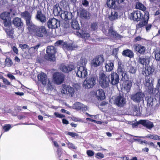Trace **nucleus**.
<instances>
[{"instance_id":"obj_1","label":"nucleus","mask_w":160,"mask_h":160,"mask_svg":"<svg viewBox=\"0 0 160 160\" xmlns=\"http://www.w3.org/2000/svg\"><path fill=\"white\" fill-rule=\"evenodd\" d=\"M28 29L30 31H33L34 35L38 37H43L47 34V29L43 26H37L33 24Z\"/></svg>"},{"instance_id":"obj_2","label":"nucleus","mask_w":160,"mask_h":160,"mask_svg":"<svg viewBox=\"0 0 160 160\" xmlns=\"http://www.w3.org/2000/svg\"><path fill=\"white\" fill-rule=\"evenodd\" d=\"M96 80L94 76L91 75L88 76L83 82V87L87 89L92 88L96 84Z\"/></svg>"},{"instance_id":"obj_3","label":"nucleus","mask_w":160,"mask_h":160,"mask_svg":"<svg viewBox=\"0 0 160 160\" xmlns=\"http://www.w3.org/2000/svg\"><path fill=\"white\" fill-rule=\"evenodd\" d=\"M138 67L140 68L148 67L150 61V58L147 56H143L137 58Z\"/></svg>"},{"instance_id":"obj_4","label":"nucleus","mask_w":160,"mask_h":160,"mask_svg":"<svg viewBox=\"0 0 160 160\" xmlns=\"http://www.w3.org/2000/svg\"><path fill=\"white\" fill-rule=\"evenodd\" d=\"M21 17L25 21L26 25L28 27V28L32 26V25L33 24L32 21V14L27 11L21 12L20 13Z\"/></svg>"},{"instance_id":"obj_5","label":"nucleus","mask_w":160,"mask_h":160,"mask_svg":"<svg viewBox=\"0 0 160 160\" xmlns=\"http://www.w3.org/2000/svg\"><path fill=\"white\" fill-rule=\"evenodd\" d=\"M1 19L4 21V24L6 27H9L11 24V20L10 12H4L0 15Z\"/></svg>"},{"instance_id":"obj_6","label":"nucleus","mask_w":160,"mask_h":160,"mask_svg":"<svg viewBox=\"0 0 160 160\" xmlns=\"http://www.w3.org/2000/svg\"><path fill=\"white\" fill-rule=\"evenodd\" d=\"M103 32L107 36L113 37L117 39L121 38L122 36L118 34L115 31H114L112 27H110L109 28L106 30L105 28H103Z\"/></svg>"},{"instance_id":"obj_7","label":"nucleus","mask_w":160,"mask_h":160,"mask_svg":"<svg viewBox=\"0 0 160 160\" xmlns=\"http://www.w3.org/2000/svg\"><path fill=\"white\" fill-rule=\"evenodd\" d=\"M76 71L77 76L78 77L84 78L88 75V70L85 66L78 67Z\"/></svg>"},{"instance_id":"obj_8","label":"nucleus","mask_w":160,"mask_h":160,"mask_svg":"<svg viewBox=\"0 0 160 160\" xmlns=\"http://www.w3.org/2000/svg\"><path fill=\"white\" fill-rule=\"evenodd\" d=\"M61 92L62 94L72 97L74 95V89L70 86L63 85Z\"/></svg>"},{"instance_id":"obj_9","label":"nucleus","mask_w":160,"mask_h":160,"mask_svg":"<svg viewBox=\"0 0 160 160\" xmlns=\"http://www.w3.org/2000/svg\"><path fill=\"white\" fill-rule=\"evenodd\" d=\"M46 52L47 56H45V58L50 61H53L54 59V54L56 52L54 47L53 46L48 47Z\"/></svg>"},{"instance_id":"obj_10","label":"nucleus","mask_w":160,"mask_h":160,"mask_svg":"<svg viewBox=\"0 0 160 160\" xmlns=\"http://www.w3.org/2000/svg\"><path fill=\"white\" fill-rule=\"evenodd\" d=\"M99 82L101 87L103 88H105L108 86L109 78L105 74L102 73L100 75Z\"/></svg>"},{"instance_id":"obj_11","label":"nucleus","mask_w":160,"mask_h":160,"mask_svg":"<svg viewBox=\"0 0 160 160\" xmlns=\"http://www.w3.org/2000/svg\"><path fill=\"white\" fill-rule=\"evenodd\" d=\"M108 78L109 82L112 85H116L119 83V75L116 72H112L109 76Z\"/></svg>"},{"instance_id":"obj_12","label":"nucleus","mask_w":160,"mask_h":160,"mask_svg":"<svg viewBox=\"0 0 160 160\" xmlns=\"http://www.w3.org/2000/svg\"><path fill=\"white\" fill-rule=\"evenodd\" d=\"M53 80L57 84L62 83L64 79V75L61 72H57L53 74Z\"/></svg>"},{"instance_id":"obj_13","label":"nucleus","mask_w":160,"mask_h":160,"mask_svg":"<svg viewBox=\"0 0 160 160\" xmlns=\"http://www.w3.org/2000/svg\"><path fill=\"white\" fill-rule=\"evenodd\" d=\"M130 17L133 21L138 22L142 19L144 17L141 11L137 10L131 13Z\"/></svg>"},{"instance_id":"obj_14","label":"nucleus","mask_w":160,"mask_h":160,"mask_svg":"<svg viewBox=\"0 0 160 160\" xmlns=\"http://www.w3.org/2000/svg\"><path fill=\"white\" fill-rule=\"evenodd\" d=\"M47 26L49 28L55 29L60 26V22L55 18H50L47 22Z\"/></svg>"},{"instance_id":"obj_15","label":"nucleus","mask_w":160,"mask_h":160,"mask_svg":"<svg viewBox=\"0 0 160 160\" xmlns=\"http://www.w3.org/2000/svg\"><path fill=\"white\" fill-rule=\"evenodd\" d=\"M144 96L142 92H138L131 95V98L134 102H139L143 100Z\"/></svg>"},{"instance_id":"obj_16","label":"nucleus","mask_w":160,"mask_h":160,"mask_svg":"<svg viewBox=\"0 0 160 160\" xmlns=\"http://www.w3.org/2000/svg\"><path fill=\"white\" fill-rule=\"evenodd\" d=\"M104 59L102 55H100L96 57L92 60V65L93 67H97L101 64L104 62Z\"/></svg>"},{"instance_id":"obj_17","label":"nucleus","mask_w":160,"mask_h":160,"mask_svg":"<svg viewBox=\"0 0 160 160\" xmlns=\"http://www.w3.org/2000/svg\"><path fill=\"white\" fill-rule=\"evenodd\" d=\"M144 15L142 19L143 21L140 22L137 25L136 28L137 29L141 28L147 24L148 19H149V15L148 13L147 12H144Z\"/></svg>"},{"instance_id":"obj_18","label":"nucleus","mask_w":160,"mask_h":160,"mask_svg":"<svg viewBox=\"0 0 160 160\" xmlns=\"http://www.w3.org/2000/svg\"><path fill=\"white\" fill-rule=\"evenodd\" d=\"M118 72L122 76V80L127 81L128 79V75L124 71L123 66L121 63H118V66L117 69Z\"/></svg>"},{"instance_id":"obj_19","label":"nucleus","mask_w":160,"mask_h":160,"mask_svg":"<svg viewBox=\"0 0 160 160\" xmlns=\"http://www.w3.org/2000/svg\"><path fill=\"white\" fill-rule=\"evenodd\" d=\"M35 18L37 20L42 23H45L47 21L45 15L42 13V11L40 10L37 11Z\"/></svg>"},{"instance_id":"obj_20","label":"nucleus","mask_w":160,"mask_h":160,"mask_svg":"<svg viewBox=\"0 0 160 160\" xmlns=\"http://www.w3.org/2000/svg\"><path fill=\"white\" fill-rule=\"evenodd\" d=\"M135 51L142 55L145 53L146 48L145 46L141 44H136L133 45Z\"/></svg>"},{"instance_id":"obj_21","label":"nucleus","mask_w":160,"mask_h":160,"mask_svg":"<svg viewBox=\"0 0 160 160\" xmlns=\"http://www.w3.org/2000/svg\"><path fill=\"white\" fill-rule=\"evenodd\" d=\"M125 99L121 96L116 97L114 100V103L118 106H122L125 103Z\"/></svg>"},{"instance_id":"obj_22","label":"nucleus","mask_w":160,"mask_h":160,"mask_svg":"<svg viewBox=\"0 0 160 160\" xmlns=\"http://www.w3.org/2000/svg\"><path fill=\"white\" fill-rule=\"evenodd\" d=\"M53 9V12L54 15L56 16L60 15L61 17L62 14L63 13L58 3H56L54 5Z\"/></svg>"},{"instance_id":"obj_23","label":"nucleus","mask_w":160,"mask_h":160,"mask_svg":"<svg viewBox=\"0 0 160 160\" xmlns=\"http://www.w3.org/2000/svg\"><path fill=\"white\" fill-rule=\"evenodd\" d=\"M38 78L39 81L43 85L46 84L48 81L47 75L43 72H41L38 74Z\"/></svg>"},{"instance_id":"obj_24","label":"nucleus","mask_w":160,"mask_h":160,"mask_svg":"<svg viewBox=\"0 0 160 160\" xmlns=\"http://www.w3.org/2000/svg\"><path fill=\"white\" fill-rule=\"evenodd\" d=\"M74 68V66L72 65L66 66L64 64H61L60 67V69L62 72H68Z\"/></svg>"},{"instance_id":"obj_25","label":"nucleus","mask_w":160,"mask_h":160,"mask_svg":"<svg viewBox=\"0 0 160 160\" xmlns=\"http://www.w3.org/2000/svg\"><path fill=\"white\" fill-rule=\"evenodd\" d=\"M73 107L75 109L80 110L82 111H86L88 109L86 106L79 102L75 103Z\"/></svg>"},{"instance_id":"obj_26","label":"nucleus","mask_w":160,"mask_h":160,"mask_svg":"<svg viewBox=\"0 0 160 160\" xmlns=\"http://www.w3.org/2000/svg\"><path fill=\"white\" fill-rule=\"evenodd\" d=\"M90 16V13L85 9H82L80 11V17L82 19H88Z\"/></svg>"},{"instance_id":"obj_27","label":"nucleus","mask_w":160,"mask_h":160,"mask_svg":"<svg viewBox=\"0 0 160 160\" xmlns=\"http://www.w3.org/2000/svg\"><path fill=\"white\" fill-rule=\"evenodd\" d=\"M140 124L146 126L147 128L150 129L152 128L153 124L152 122L149 121L148 120H141L138 121Z\"/></svg>"},{"instance_id":"obj_28","label":"nucleus","mask_w":160,"mask_h":160,"mask_svg":"<svg viewBox=\"0 0 160 160\" xmlns=\"http://www.w3.org/2000/svg\"><path fill=\"white\" fill-rule=\"evenodd\" d=\"M12 23L15 26L19 28L22 26L23 24L21 19L18 17L15 18L13 19Z\"/></svg>"},{"instance_id":"obj_29","label":"nucleus","mask_w":160,"mask_h":160,"mask_svg":"<svg viewBox=\"0 0 160 160\" xmlns=\"http://www.w3.org/2000/svg\"><path fill=\"white\" fill-rule=\"evenodd\" d=\"M126 81L123 84V87L124 92L128 93L130 91L132 84L131 82L128 81V80Z\"/></svg>"},{"instance_id":"obj_30","label":"nucleus","mask_w":160,"mask_h":160,"mask_svg":"<svg viewBox=\"0 0 160 160\" xmlns=\"http://www.w3.org/2000/svg\"><path fill=\"white\" fill-rule=\"evenodd\" d=\"M77 46L73 43H64L63 44V47L64 49L68 50H74L76 48Z\"/></svg>"},{"instance_id":"obj_31","label":"nucleus","mask_w":160,"mask_h":160,"mask_svg":"<svg viewBox=\"0 0 160 160\" xmlns=\"http://www.w3.org/2000/svg\"><path fill=\"white\" fill-rule=\"evenodd\" d=\"M96 95L98 99L101 100L104 99L105 98V93L103 90L100 89L96 91Z\"/></svg>"},{"instance_id":"obj_32","label":"nucleus","mask_w":160,"mask_h":160,"mask_svg":"<svg viewBox=\"0 0 160 160\" xmlns=\"http://www.w3.org/2000/svg\"><path fill=\"white\" fill-rule=\"evenodd\" d=\"M72 17V14L69 12L64 11L62 14L61 17L66 20L71 19Z\"/></svg>"},{"instance_id":"obj_33","label":"nucleus","mask_w":160,"mask_h":160,"mask_svg":"<svg viewBox=\"0 0 160 160\" xmlns=\"http://www.w3.org/2000/svg\"><path fill=\"white\" fill-rule=\"evenodd\" d=\"M105 64L106 71L110 72L113 70L114 67V64L112 62L110 61H108Z\"/></svg>"},{"instance_id":"obj_34","label":"nucleus","mask_w":160,"mask_h":160,"mask_svg":"<svg viewBox=\"0 0 160 160\" xmlns=\"http://www.w3.org/2000/svg\"><path fill=\"white\" fill-rule=\"evenodd\" d=\"M145 70L144 72H143V74L145 76H148L154 72V69L150 67H148H148H145Z\"/></svg>"},{"instance_id":"obj_35","label":"nucleus","mask_w":160,"mask_h":160,"mask_svg":"<svg viewBox=\"0 0 160 160\" xmlns=\"http://www.w3.org/2000/svg\"><path fill=\"white\" fill-rule=\"evenodd\" d=\"M122 54L124 56L132 58L133 57L134 53L132 51L129 49H127L124 50L122 52Z\"/></svg>"},{"instance_id":"obj_36","label":"nucleus","mask_w":160,"mask_h":160,"mask_svg":"<svg viewBox=\"0 0 160 160\" xmlns=\"http://www.w3.org/2000/svg\"><path fill=\"white\" fill-rule=\"evenodd\" d=\"M134 136L135 137H140L143 138H145L146 137L156 140H160V136H158V135H155L149 134L146 137H138L137 136Z\"/></svg>"},{"instance_id":"obj_37","label":"nucleus","mask_w":160,"mask_h":160,"mask_svg":"<svg viewBox=\"0 0 160 160\" xmlns=\"http://www.w3.org/2000/svg\"><path fill=\"white\" fill-rule=\"evenodd\" d=\"M118 13L117 12L113 11H112L111 15L109 16V19L111 21H113L118 19Z\"/></svg>"},{"instance_id":"obj_38","label":"nucleus","mask_w":160,"mask_h":160,"mask_svg":"<svg viewBox=\"0 0 160 160\" xmlns=\"http://www.w3.org/2000/svg\"><path fill=\"white\" fill-rule=\"evenodd\" d=\"M107 4L110 8H114L116 6V1L115 0H107Z\"/></svg>"},{"instance_id":"obj_39","label":"nucleus","mask_w":160,"mask_h":160,"mask_svg":"<svg viewBox=\"0 0 160 160\" xmlns=\"http://www.w3.org/2000/svg\"><path fill=\"white\" fill-rule=\"evenodd\" d=\"M152 80L150 78L146 80L145 86L147 87L148 89L151 91L153 89V84Z\"/></svg>"},{"instance_id":"obj_40","label":"nucleus","mask_w":160,"mask_h":160,"mask_svg":"<svg viewBox=\"0 0 160 160\" xmlns=\"http://www.w3.org/2000/svg\"><path fill=\"white\" fill-rule=\"evenodd\" d=\"M133 110V115L136 116H139L140 115V112L139 108L137 106H133L132 107Z\"/></svg>"},{"instance_id":"obj_41","label":"nucleus","mask_w":160,"mask_h":160,"mask_svg":"<svg viewBox=\"0 0 160 160\" xmlns=\"http://www.w3.org/2000/svg\"><path fill=\"white\" fill-rule=\"evenodd\" d=\"M71 25L74 29H78L79 28V24L75 20H72V21L71 22Z\"/></svg>"},{"instance_id":"obj_42","label":"nucleus","mask_w":160,"mask_h":160,"mask_svg":"<svg viewBox=\"0 0 160 160\" xmlns=\"http://www.w3.org/2000/svg\"><path fill=\"white\" fill-rule=\"evenodd\" d=\"M136 8L141 10L144 12L146 9V8L143 4L140 2H137L136 3Z\"/></svg>"},{"instance_id":"obj_43","label":"nucleus","mask_w":160,"mask_h":160,"mask_svg":"<svg viewBox=\"0 0 160 160\" xmlns=\"http://www.w3.org/2000/svg\"><path fill=\"white\" fill-rule=\"evenodd\" d=\"M156 60L160 61V49L158 48L153 52Z\"/></svg>"},{"instance_id":"obj_44","label":"nucleus","mask_w":160,"mask_h":160,"mask_svg":"<svg viewBox=\"0 0 160 160\" xmlns=\"http://www.w3.org/2000/svg\"><path fill=\"white\" fill-rule=\"evenodd\" d=\"M80 36L85 39H88L90 37L89 33L85 31H82V33H79Z\"/></svg>"},{"instance_id":"obj_45","label":"nucleus","mask_w":160,"mask_h":160,"mask_svg":"<svg viewBox=\"0 0 160 160\" xmlns=\"http://www.w3.org/2000/svg\"><path fill=\"white\" fill-rule=\"evenodd\" d=\"M5 64L6 66L9 67L12 65L13 62L10 58H6L5 62Z\"/></svg>"},{"instance_id":"obj_46","label":"nucleus","mask_w":160,"mask_h":160,"mask_svg":"<svg viewBox=\"0 0 160 160\" xmlns=\"http://www.w3.org/2000/svg\"><path fill=\"white\" fill-rule=\"evenodd\" d=\"M6 32H7L8 37L12 39L14 38L13 35V31L12 30L6 29Z\"/></svg>"},{"instance_id":"obj_47","label":"nucleus","mask_w":160,"mask_h":160,"mask_svg":"<svg viewBox=\"0 0 160 160\" xmlns=\"http://www.w3.org/2000/svg\"><path fill=\"white\" fill-rule=\"evenodd\" d=\"M129 72L130 73L134 74L135 73L137 69L136 68L132 66H130L128 68Z\"/></svg>"},{"instance_id":"obj_48","label":"nucleus","mask_w":160,"mask_h":160,"mask_svg":"<svg viewBox=\"0 0 160 160\" xmlns=\"http://www.w3.org/2000/svg\"><path fill=\"white\" fill-rule=\"evenodd\" d=\"M80 62L81 63V66H85L87 63V61L86 58H82L80 60Z\"/></svg>"},{"instance_id":"obj_49","label":"nucleus","mask_w":160,"mask_h":160,"mask_svg":"<svg viewBox=\"0 0 160 160\" xmlns=\"http://www.w3.org/2000/svg\"><path fill=\"white\" fill-rule=\"evenodd\" d=\"M3 129L5 132L9 131L11 128V125L10 124L5 125L3 127Z\"/></svg>"},{"instance_id":"obj_50","label":"nucleus","mask_w":160,"mask_h":160,"mask_svg":"<svg viewBox=\"0 0 160 160\" xmlns=\"http://www.w3.org/2000/svg\"><path fill=\"white\" fill-rule=\"evenodd\" d=\"M19 47H20L22 49H28L29 48V46L27 44H20L19 45Z\"/></svg>"},{"instance_id":"obj_51","label":"nucleus","mask_w":160,"mask_h":160,"mask_svg":"<svg viewBox=\"0 0 160 160\" xmlns=\"http://www.w3.org/2000/svg\"><path fill=\"white\" fill-rule=\"evenodd\" d=\"M119 50L118 48H115L113 49L112 51V54L115 56V57L116 58H118L117 54L118 53V51Z\"/></svg>"},{"instance_id":"obj_52","label":"nucleus","mask_w":160,"mask_h":160,"mask_svg":"<svg viewBox=\"0 0 160 160\" xmlns=\"http://www.w3.org/2000/svg\"><path fill=\"white\" fill-rule=\"evenodd\" d=\"M54 114L58 118H62L63 117H64V116L63 115L60 114L58 112H55L54 113Z\"/></svg>"},{"instance_id":"obj_53","label":"nucleus","mask_w":160,"mask_h":160,"mask_svg":"<svg viewBox=\"0 0 160 160\" xmlns=\"http://www.w3.org/2000/svg\"><path fill=\"white\" fill-rule=\"evenodd\" d=\"M68 134L70 136L74 138H75L76 137L78 136V135L75 132H68Z\"/></svg>"},{"instance_id":"obj_54","label":"nucleus","mask_w":160,"mask_h":160,"mask_svg":"<svg viewBox=\"0 0 160 160\" xmlns=\"http://www.w3.org/2000/svg\"><path fill=\"white\" fill-rule=\"evenodd\" d=\"M68 147L72 149H76V146L72 143L68 142Z\"/></svg>"},{"instance_id":"obj_55","label":"nucleus","mask_w":160,"mask_h":160,"mask_svg":"<svg viewBox=\"0 0 160 160\" xmlns=\"http://www.w3.org/2000/svg\"><path fill=\"white\" fill-rule=\"evenodd\" d=\"M82 4L84 6L87 7L88 5L89 2L87 0H82Z\"/></svg>"},{"instance_id":"obj_56","label":"nucleus","mask_w":160,"mask_h":160,"mask_svg":"<svg viewBox=\"0 0 160 160\" xmlns=\"http://www.w3.org/2000/svg\"><path fill=\"white\" fill-rule=\"evenodd\" d=\"M91 27L94 30H95L97 28L98 26L97 23H94L92 24L91 25Z\"/></svg>"},{"instance_id":"obj_57","label":"nucleus","mask_w":160,"mask_h":160,"mask_svg":"<svg viewBox=\"0 0 160 160\" xmlns=\"http://www.w3.org/2000/svg\"><path fill=\"white\" fill-rule=\"evenodd\" d=\"M3 83L6 85H10L11 83L6 79L3 78Z\"/></svg>"},{"instance_id":"obj_58","label":"nucleus","mask_w":160,"mask_h":160,"mask_svg":"<svg viewBox=\"0 0 160 160\" xmlns=\"http://www.w3.org/2000/svg\"><path fill=\"white\" fill-rule=\"evenodd\" d=\"M87 154L89 156H92L94 155V152L91 150H88L87 152Z\"/></svg>"},{"instance_id":"obj_59","label":"nucleus","mask_w":160,"mask_h":160,"mask_svg":"<svg viewBox=\"0 0 160 160\" xmlns=\"http://www.w3.org/2000/svg\"><path fill=\"white\" fill-rule=\"evenodd\" d=\"M28 52L30 54L33 53L35 52L33 47H32L28 48Z\"/></svg>"},{"instance_id":"obj_60","label":"nucleus","mask_w":160,"mask_h":160,"mask_svg":"<svg viewBox=\"0 0 160 160\" xmlns=\"http://www.w3.org/2000/svg\"><path fill=\"white\" fill-rule=\"evenodd\" d=\"M40 45H41V44H40L39 43L37 45L34 47H32L33 48V49H34L35 52L37 51L38 48L40 47Z\"/></svg>"},{"instance_id":"obj_61","label":"nucleus","mask_w":160,"mask_h":160,"mask_svg":"<svg viewBox=\"0 0 160 160\" xmlns=\"http://www.w3.org/2000/svg\"><path fill=\"white\" fill-rule=\"evenodd\" d=\"M12 48L13 51L15 53L17 54L18 53V50L17 48H16L15 46H13Z\"/></svg>"},{"instance_id":"obj_62","label":"nucleus","mask_w":160,"mask_h":160,"mask_svg":"<svg viewBox=\"0 0 160 160\" xmlns=\"http://www.w3.org/2000/svg\"><path fill=\"white\" fill-rule=\"evenodd\" d=\"M152 27V25L151 24H148L146 27V31L147 32L149 31L150 30V29Z\"/></svg>"},{"instance_id":"obj_63","label":"nucleus","mask_w":160,"mask_h":160,"mask_svg":"<svg viewBox=\"0 0 160 160\" xmlns=\"http://www.w3.org/2000/svg\"><path fill=\"white\" fill-rule=\"evenodd\" d=\"M97 156L98 158H102L104 157L103 155L101 153H98L97 154Z\"/></svg>"},{"instance_id":"obj_64","label":"nucleus","mask_w":160,"mask_h":160,"mask_svg":"<svg viewBox=\"0 0 160 160\" xmlns=\"http://www.w3.org/2000/svg\"><path fill=\"white\" fill-rule=\"evenodd\" d=\"M8 77L11 79H15V77L10 74H7Z\"/></svg>"}]
</instances>
